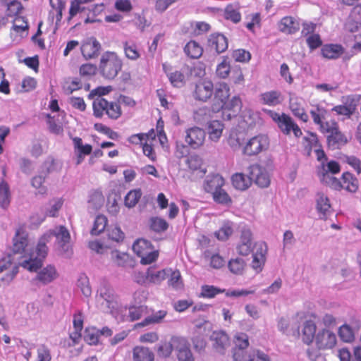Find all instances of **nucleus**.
I'll return each mask as SVG.
<instances>
[{
  "label": "nucleus",
  "instance_id": "f257e3e1",
  "mask_svg": "<svg viewBox=\"0 0 361 361\" xmlns=\"http://www.w3.org/2000/svg\"><path fill=\"white\" fill-rule=\"evenodd\" d=\"M53 237L56 238L55 247L59 253L66 257H69L71 255L70 233L64 226H57L42 235L37 243L36 252H31L28 259L21 263L24 269L30 271H37L42 267L48 252L46 244Z\"/></svg>",
  "mask_w": 361,
  "mask_h": 361
},
{
  "label": "nucleus",
  "instance_id": "f03ea898",
  "mask_svg": "<svg viewBox=\"0 0 361 361\" xmlns=\"http://www.w3.org/2000/svg\"><path fill=\"white\" fill-rule=\"evenodd\" d=\"M96 302L97 307L106 312L114 313L118 307V298L111 283L103 280L100 282L97 291Z\"/></svg>",
  "mask_w": 361,
  "mask_h": 361
},
{
  "label": "nucleus",
  "instance_id": "7ed1b4c3",
  "mask_svg": "<svg viewBox=\"0 0 361 361\" xmlns=\"http://www.w3.org/2000/svg\"><path fill=\"white\" fill-rule=\"evenodd\" d=\"M122 66V60L115 52L106 51L101 56L99 69L104 78L113 80L117 76Z\"/></svg>",
  "mask_w": 361,
  "mask_h": 361
},
{
  "label": "nucleus",
  "instance_id": "20e7f679",
  "mask_svg": "<svg viewBox=\"0 0 361 361\" xmlns=\"http://www.w3.org/2000/svg\"><path fill=\"white\" fill-rule=\"evenodd\" d=\"M93 114L97 118L106 115L111 119L118 118L122 114L120 105L114 102H109L103 97H97L92 103Z\"/></svg>",
  "mask_w": 361,
  "mask_h": 361
},
{
  "label": "nucleus",
  "instance_id": "39448f33",
  "mask_svg": "<svg viewBox=\"0 0 361 361\" xmlns=\"http://www.w3.org/2000/svg\"><path fill=\"white\" fill-rule=\"evenodd\" d=\"M341 171L340 164L334 160L326 161L317 166V174L319 180L329 187H338V178L333 176Z\"/></svg>",
  "mask_w": 361,
  "mask_h": 361
},
{
  "label": "nucleus",
  "instance_id": "423d86ee",
  "mask_svg": "<svg viewBox=\"0 0 361 361\" xmlns=\"http://www.w3.org/2000/svg\"><path fill=\"white\" fill-rule=\"evenodd\" d=\"M269 147V138L266 134H258L248 139L245 142L243 153L248 157L257 156L265 152Z\"/></svg>",
  "mask_w": 361,
  "mask_h": 361
},
{
  "label": "nucleus",
  "instance_id": "0eeeda50",
  "mask_svg": "<svg viewBox=\"0 0 361 361\" xmlns=\"http://www.w3.org/2000/svg\"><path fill=\"white\" fill-rule=\"evenodd\" d=\"M253 240L252 233L249 228H243L240 232L239 241L236 250L243 256H247L255 250V244Z\"/></svg>",
  "mask_w": 361,
  "mask_h": 361
},
{
  "label": "nucleus",
  "instance_id": "6e6552de",
  "mask_svg": "<svg viewBox=\"0 0 361 361\" xmlns=\"http://www.w3.org/2000/svg\"><path fill=\"white\" fill-rule=\"evenodd\" d=\"M30 254V253L23 256V259L19 263L14 262L15 257L11 255L0 259V273L3 272L4 271L10 269L9 273H8L6 276L2 279V280L8 283L11 281L18 272L19 265L23 267L21 263L26 259H28Z\"/></svg>",
  "mask_w": 361,
  "mask_h": 361
},
{
  "label": "nucleus",
  "instance_id": "1a4fd4ad",
  "mask_svg": "<svg viewBox=\"0 0 361 361\" xmlns=\"http://www.w3.org/2000/svg\"><path fill=\"white\" fill-rule=\"evenodd\" d=\"M205 137V131L201 128L194 126L185 130L184 140L190 147L197 149L204 145Z\"/></svg>",
  "mask_w": 361,
  "mask_h": 361
},
{
  "label": "nucleus",
  "instance_id": "9d476101",
  "mask_svg": "<svg viewBox=\"0 0 361 361\" xmlns=\"http://www.w3.org/2000/svg\"><path fill=\"white\" fill-rule=\"evenodd\" d=\"M314 341L319 350H331L336 346L337 338L332 331L323 329L317 333Z\"/></svg>",
  "mask_w": 361,
  "mask_h": 361
},
{
  "label": "nucleus",
  "instance_id": "9b49d317",
  "mask_svg": "<svg viewBox=\"0 0 361 361\" xmlns=\"http://www.w3.org/2000/svg\"><path fill=\"white\" fill-rule=\"evenodd\" d=\"M214 94V103L212 106V111L218 112L224 107L230 97V87L225 82L219 83L216 86Z\"/></svg>",
  "mask_w": 361,
  "mask_h": 361
},
{
  "label": "nucleus",
  "instance_id": "f8f14e48",
  "mask_svg": "<svg viewBox=\"0 0 361 361\" xmlns=\"http://www.w3.org/2000/svg\"><path fill=\"white\" fill-rule=\"evenodd\" d=\"M249 174L250 181L253 180L258 186L267 188L270 184V177L267 170L259 164L250 166Z\"/></svg>",
  "mask_w": 361,
  "mask_h": 361
},
{
  "label": "nucleus",
  "instance_id": "ddd939ff",
  "mask_svg": "<svg viewBox=\"0 0 361 361\" xmlns=\"http://www.w3.org/2000/svg\"><path fill=\"white\" fill-rule=\"evenodd\" d=\"M252 267L257 273L260 272L266 262L267 245L264 242H257L252 252Z\"/></svg>",
  "mask_w": 361,
  "mask_h": 361
},
{
  "label": "nucleus",
  "instance_id": "4468645a",
  "mask_svg": "<svg viewBox=\"0 0 361 361\" xmlns=\"http://www.w3.org/2000/svg\"><path fill=\"white\" fill-rule=\"evenodd\" d=\"M252 267L257 273L260 272L266 262L267 245L264 242H257L252 252Z\"/></svg>",
  "mask_w": 361,
  "mask_h": 361
},
{
  "label": "nucleus",
  "instance_id": "2eb2a0df",
  "mask_svg": "<svg viewBox=\"0 0 361 361\" xmlns=\"http://www.w3.org/2000/svg\"><path fill=\"white\" fill-rule=\"evenodd\" d=\"M338 187H331L336 190H341L342 189L347 192L353 193L355 192L359 187L358 179L350 172L343 173L341 179H338Z\"/></svg>",
  "mask_w": 361,
  "mask_h": 361
},
{
  "label": "nucleus",
  "instance_id": "dca6fc26",
  "mask_svg": "<svg viewBox=\"0 0 361 361\" xmlns=\"http://www.w3.org/2000/svg\"><path fill=\"white\" fill-rule=\"evenodd\" d=\"M214 93V85L211 80H202L195 85L194 97L195 99L207 102Z\"/></svg>",
  "mask_w": 361,
  "mask_h": 361
},
{
  "label": "nucleus",
  "instance_id": "f3484780",
  "mask_svg": "<svg viewBox=\"0 0 361 361\" xmlns=\"http://www.w3.org/2000/svg\"><path fill=\"white\" fill-rule=\"evenodd\" d=\"M100 49L101 44L94 37L86 39L82 42L80 47L82 55L85 59L97 57Z\"/></svg>",
  "mask_w": 361,
  "mask_h": 361
},
{
  "label": "nucleus",
  "instance_id": "a211bd4d",
  "mask_svg": "<svg viewBox=\"0 0 361 361\" xmlns=\"http://www.w3.org/2000/svg\"><path fill=\"white\" fill-rule=\"evenodd\" d=\"M28 234L26 231L20 227L17 229L16 235L13 238V251L15 254L25 252L24 255H26L29 253L36 252L35 251L30 252H26L25 249L28 247Z\"/></svg>",
  "mask_w": 361,
  "mask_h": 361
},
{
  "label": "nucleus",
  "instance_id": "6ab92c4d",
  "mask_svg": "<svg viewBox=\"0 0 361 361\" xmlns=\"http://www.w3.org/2000/svg\"><path fill=\"white\" fill-rule=\"evenodd\" d=\"M175 350L177 351L178 361H194V357L190 350L187 341L180 337L173 338Z\"/></svg>",
  "mask_w": 361,
  "mask_h": 361
},
{
  "label": "nucleus",
  "instance_id": "aec40b11",
  "mask_svg": "<svg viewBox=\"0 0 361 361\" xmlns=\"http://www.w3.org/2000/svg\"><path fill=\"white\" fill-rule=\"evenodd\" d=\"M305 102L302 98L296 96L290 97L289 107L292 114L306 123L309 120V116L305 111Z\"/></svg>",
  "mask_w": 361,
  "mask_h": 361
},
{
  "label": "nucleus",
  "instance_id": "412c9836",
  "mask_svg": "<svg viewBox=\"0 0 361 361\" xmlns=\"http://www.w3.org/2000/svg\"><path fill=\"white\" fill-rule=\"evenodd\" d=\"M259 101L264 105L276 106L283 103L284 96L279 90H269L261 93L259 96Z\"/></svg>",
  "mask_w": 361,
  "mask_h": 361
},
{
  "label": "nucleus",
  "instance_id": "4be33fe9",
  "mask_svg": "<svg viewBox=\"0 0 361 361\" xmlns=\"http://www.w3.org/2000/svg\"><path fill=\"white\" fill-rule=\"evenodd\" d=\"M361 26V4L355 6L349 15L348 18L345 24V29L350 32H355Z\"/></svg>",
  "mask_w": 361,
  "mask_h": 361
},
{
  "label": "nucleus",
  "instance_id": "5701e85b",
  "mask_svg": "<svg viewBox=\"0 0 361 361\" xmlns=\"http://www.w3.org/2000/svg\"><path fill=\"white\" fill-rule=\"evenodd\" d=\"M225 185L224 178L219 173L208 175L204 180L203 188L206 192L212 193Z\"/></svg>",
  "mask_w": 361,
  "mask_h": 361
},
{
  "label": "nucleus",
  "instance_id": "b1692460",
  "mask_svg": "<svg viewBox=\"0 0 361 361\" xmlns=\"http://www.w3.org/2000/svg\"><path fill=\"white\" fill-rule=\"evenodd\" d=\"M278 127L281 132L286 135H290L291 132L293 133L296 137H299L302 135V130L300 127L294 122L290 116L286 114L284 115V117H282V120L278 124Z\"/></svg>",
  "mask_w": 361,
  "mask_h": 361
},
{
  "label": "nucleus",
  "instance_id": "393cba45",
  "mask_svg": "<svg viewBox=\"0 0 361 361\" xmlns=\"http://www.w3.org/2000/svg\"><path fill=\"white\" fill-rule=\"evenodd\" d=\"M207 44L209 47L217 54L225 51L228 48L226 37L220 33L212 34L208 38Z\"/></svg>",
  "mask_w": 361,
  "mask_h": 361
},
{
  "label": "nucleus",
  "instance_id": "a878e982",
  "mask_svg": "<svg viewBox=\"0 0 361 361\" xmlns=\"http://www.w3.org/2000/svg\"><path fill=\"white\" fill-rule=\"evenodd\" d=\"M58 276L55 267L47 265L39 270L34 280L43 285H47L57 279Z\"/></svg>",
  "mask_w": 361,
  "mask_h": 361
},
{
  "label": "nucleus",
  "instance_id": "bb28decb",
  "mask_svg": "<svg viewBox=\"0 0 361 361\" xmlns=\"http://www.w3.org/2000/svg\"><path fill=\"white\" fill-rule=\"evenodd\" d=\"M169 273V270L159 269L157 267H149L146 273L145 279L149 283L154 284H160Z\"/></svg>",
  "mask_w": 361,
  "mask_h": 361
},
{
  "label": "nucleus",
  "instance_id": "cd10ccee",
  "mask_svg": "<svg viewBox=\"0 0 361 361\" xmlns=\"http://www.w3.org/2000/svg\"><path fill=\"white\" fill-rule=\"evenodd\" d=\"M242 102L239 97H233L229 102H226L223 110L224 119L230 120L240 111Z\"/></svg>",
  "mask_w": 361,
  "mask_h": 361
},
{
  "label": "nucleus",
  "instance_id": "c85d7f7f",
  "mask_svg": "<svg viewBox=\"0 0 361 361\" xmlns=\"http://www.w3.org/2000/svg\"><path fill=\"white\" fill-rule=\"evenodd\" d=\"M166 314L167 312L164 310L153 312L151 314H147L141 322L135 325V327L139 328L160 324L163 322Z\"/></svg>",
  "mask_w": 361,
  "mask_h": 361
},
{
  "label": "nucleus",
  "instance_id": "c756f323",
  "mask_svg": "<svg viewBox=\"0 0 361 361\" xmlns=\"http://www.w3.org/2000/svg\"><path fill=\"white\" fill-rule=\"evenodd\" d=\"M316 208L321 219H326L330 213L331 204L329 197L323 192H318L316 195Z\"/></svg>",
  "mask_w": 361,
  "mask_h": 361
},
{
  "label": "nucleus",
  "instance_id": "7c9ffc66",
  "mask_svg": "<svg viewBox=\"0 0 361 361\" xmlns=\"http://www.w3.org/2000/svg\"><path fill=\"white\" fill-rule=\"evenodd\" d=\"M211 340L215 350L219 353H224V350L229 345V339L224 331H214L211 335Z\"/></svg>",
  "mask_w": 361,
  "mask_h": 361
},
{
  "label": "nucleus",
  "instance_id": "2f4dec72",
  "mask_svg": "<svg viewBox=\"0 0 361 361\" xmlns=\"http://www.w3.org/2000/svg\"><path fill=\"white\" fill-rule=\"evenodd\" d=\"M224 128V124L217 120L211 121L207 123V130L209 139L214 142H217L220 140Z\"/></svg>",
  "mask_w": 361,
  "mask_h": 361
},
{
  "label": "nucleus",
  "instance_id": "473e14b6",
  "mask_svg": "<svg viewBox=\"0 0 361 361\" xmlns=\"http://www.w3.org/2000/svg\"><path fill=\"white\" fill-rule=\"evenodd\" d=\"M233 357L234 361H270L266 353L258 350H254L249 355L245 354L244 356L236 352Z\"/></svg>",
  "mask_w": 361,
  "mask_h": 361
},
{
  "label": "nucleus",
  "instance_id": "72a5a7b5",
  "mask_svg": "<svg viewBox=\"0 0 361 361\" xmlns=\"http://www.w3.org/2000/svg\"><path fill=\"white\" fill-rule=\"evenodd\" d=\"M323 57L328 59H336L344 52L343 47L337 44H325L321 49Z\"/></svg>",
  "mask_w": 361,
  "mask_h": 361
},
{
  "label": "nucleus",
  "instance_id": "f704fd0d",
  "mask_svg": "<svg viewBox=\"0 0 361 361\" xmlns=\"http://www.w3.org/2000/svg\"><path fill=\"white\" fill-rule=\"evenodd\" d=\"M280 31L287 34H293L300 29L299 23L291 16L283 18L279 23Z\"/></svg>",
  "mask_w": 361,
  "mask_h": 361
},
{
  "label": "nucleus",
  "instance_id": "c9c22d12",
  "mask_svg": "<svg viewBox=\"0 0 361 361\" xmlns=\"http://www.w3.org/2000/svg\"><path fill=\"white\" fill-rule=\"evenodd\" d=\"M317 326L312 320H307L303 324L302 338L304 343L310 344L315 340Z\"/></svg>",
  "mask_w": 361,
  "mask_h": 361
},
{
  "label": "nucleus",
  "instance_id": "e433bc0d",
  "mask_svg": "<svg viewBox=\"0 0 361 361\" xmlns=\"http://www.w3.org/2000/svg\"><path fill=\"white\" fill-rule=\"evenodd\" d=\"M104 203V197L99 190H94L90 192L88 200V208L92 211L99 209Z\"/></svg>",
  "mask_w": 361,
  "mask_h": 361
},
{
  "label": "nucleus",
  "instance_id": "4c0bfd02",
  "mask_svg": "<svg viewBox=\"0 0 361 361\" xmlns=\"http://www.w3.org/2000/svg\"><path fill=\"white\" fill-rule=\"evenodd\" d=\"M184 52L191 59H199L202 55L203 48L197 42L190 40L185 44Z\"/></svg>",
  "mask_w": 361,
  "mask_h": 361
},
{
  "label": "nucleus",
  "instance_id": "58836bf2",
  "mask_svg": "<svg viewBox=\"0 0 361 361\" xmlns=\"http://www.w3.org/2000/svg\"><path fill=\"white\" fill-rule=\"evenodd\" d=\"M148 313V308L147 306H136V305H133L128 307L127 319L130 322H134L140 319L143 316L145 317Z\"/></svg>",
  "mask_w": 361,
  "mask_h": 361
},
{
  "label": "nucleus",
  "instance_id": "ea45409f",
  "mask_svg": "<svg viewBox=\"0 0 361 361\" xmlns=\"http://www.w3.org/2000/svg\"><path fill=\"white\" fill-rule=\"evenodd\" d=\"M231 180L233 187L240 190H245L251 185L250 177L242 173L233 175Z\"/></svg>",
  "mask_w": 361,
  "mask_h": 361
},
{
  "label": "nucleus",
  "instance_id": "a19ab883",
  "mask_svg": "<svg viewBox=\"0 0 361 361\" xmlns=\"http://www.w3.org/2000/svg\"><path fill=\"white\" fill-rule=\"evenodd\" d=\"M234 342L235 348L234 349L233 354L239 352L241 356H244L245 355L244 350L249 345L248 336L245 333H237L234 337Z\"/></svg>",
  "mask_w": 361,
  "mask_h": 361
},
{
  "label": "nucleus",
  "instance_id": "79ce46f5",
  "mask_svg": "<svg viewBox=\"0 0 361 361\" xmlns=\"http://www.w3.org/2000/svg\"><path fill=\"white\" fill-rule=\"evenodd\" d=\"M135 361H154V354L149 348L143 346H136L133 349Z\"/></svg>",
  "mask_w": 361,
  "mask_h": 361
},
{
  "label": "nucleus",
  "instance_id": "37998d69",
  "mask_svg": "<svg viewBox=\"0 0 361 361\" xmlns=\"http://www.w3.org/2000/svg\"><path fill=\"white\" fill-rule=\"evenodd\" d=\"M123 50L126 57L132 61L138 59L141 56L137 44L132 41L123 42Z\"/></svg>",
  "mask_w": 361,
  "mask_h": 361
},
{
  "label": "nucleus",
  "instance_id": "c03bdc74",
  "mask_svg": "<svg viewBox=\"0 0 361 361\" xmlns=\"http://www.w3.org/2000/svg\"><path fill=\"white\" fill-rule=\"evenodd\" d=\"M310 113L314 123L319 126L326 119L328 111L324 107L317 104L312 106Z\"/></svg>",
  "mask_w": 361,
  "mask_h": 361
},
{
  "label": "nucleus",
  "instance_id": "a18cd8bd",
  "mask_svg": "<svg viewBox=\"0 0 361 361\" xmlns=\"http://www.w3.org/2000/svg\"><path fill=\"white\" fill-rule=\"evenodd\" d=\"M164 69L167 75V77L173 87H180L185 84V76L183 73L179 71H174L172 72H168L166 69L165 65H164Z\"/></svg>",
  "mask_w": 361,
  "mask_h": 361
},
{
  "label": "nucleus",
  "instance_id": "49530a36",
  "mask_svg": "<svg viewBox=\"0 0 361 361\" xmlns=\"http://www.w3.org/2000/svg\"><path fill=\"white\" fill-rule=\"evenodd\" d=\"M63 200L61 198L51 200L44 208V212L47 216L55 217L63 205Z\"/></svg>",
  "mask_w": 361,
  "mask_h": 361
},
{
  "label": "nucleus",
  "instance_id": "de8ad7c7",
  "mask_svg": "<svg viewBox=\"0 0 361 361\" xmlns=\"http://www.w3.org/2000/svg\"><path fill=\"white\" fill-rule=\"evenodd\" d=\"M338 334L340 339L345 343H351L355 339L354 330L347 324H344L338 328Z\"/></svg>",
  "mask_w": 361,
  "mask_h": 361
},
{
  "label": "nucleus",
  "instance_id": "09e8293b",
  "mask_svg": "<svg viewBox=\"0 0 361 361\" xmlns=\"http://www.w3.org/2000/svg\"><path fill=\"white\" fill-rule=\"evenodd\" d=\"M328 142L330 146L334 148H338L341 145H344L347 143L348 140L345 135H344L338 128L331 135H328Z\"/></svg>",
  "mask_w": 361,
  "mask_h": 361
},
{
  "label": "nucleus",
  "instance_id": "8fccbe9b",
  "mask_svg": "<svg viewBox=\"0 0 361 361\" xmlns=\"http://www.w3.org/2000/svg\"><path fill=\"white\" fill-rule=\"evenodd\" d=\"M142 196V191L140 189H134L130 190L124 198L125 206L128 208L134 207L139 202Z\"/></svg>",
  "mask_w": 361,
  "mask_h": 361
},
{
  "label": "nucleus",
  "instance_id": "3c124183",
  "mask_svg": "<svg viewBox=\"0 0 361 361\" xmlns=\"http://www.w3.org/2000/svg\"><path fill=\"white\" fill-rule=\"evenodd\" d=\"M211 194L212 195L214 201L218 204L223 205H230L232 203L231 197L222 188Z\"/></svg>",
  "mask_w": 361,
  "mask_h": 361
},
{
  "label": "nucleus",
  "instance_id": "603ef678",
  "mask_svg": "<svg viewBox=\"0 0 361 361\" xmlns=\"http://www.w3.org/2000/svg\"><path fill=\"white\" fill-rule=\"evenodd\" d=\"M77 286L85 297L89 298L91 296L92 288L90 285L89 279L85 274H81L79 276L77 282Z\"/></svg>",
  "mask_w": 361,
  "mask_h": 361
},
{
  "label": "nucleus",
  "instance_id": "864d4df0",
  "mask_svg": "<svg viewBox=\"0 0 361 361\" xmlns=\"http://www.w3.org/2000/svg\"><path fill=\"white\" fill-rule=\"evenodd\" d=\"M152 247L151 243L145 239H138L133 245V252L140 257Z\"/></svg>",
  "mask_w": 361,
  "mask_h": 361
},
{
  "label": "nucleus",
  "instance_id": "5fc2aeb1",
  "mask_svg": "<svg viewBox=\"0 0 361 361\" xmlns=\"http://www.w3.org/2000/svg\"><path fill=\"white\" fill-rule=\"evenodd\" d=\"M75 153L83 154L85 156L90 154L92 152V147L90 145H83L82 140L80 137H74L73 139Z\"/></svg>",
  "mask_w": 361,
  "mask_h": 361
},
{
  "label": "nucleus",
  "instance_id": "6e6d98bb",
  "mask_svg": "<svg viewBox=\"0 0 361 361\" xmlns=\"http://www.w3.org/2000/svg\"><path fill=\"white\" fill-rule=\"evenodd\" d=\"M187 165L190 169L192 171L200 170L201 173L204 175L206 173V169H202L203 164L202 159L198 155H191L187 159Z\"/></svg>",
  "mask_w": 361,
  "mask_h": 361
},
{
  "label": "nucleus",
  "instance_id": "4d7b16f0",
  "mask_svg": "<svg viewBox=\"0 0 361 361\" xmlns=\"http://www.w3.org/2000/svg\"><path fill=\"white\" fill-rule=\"evenodd\" d=\"M107 224V219L104 215H98L96 216L93 227L91 230L92 235H99L106 228Z\"/></svg>",
  "mask_w": 361,
  "mask_h": 361
},
{
  "label": "nucleus",
  "instance_id": "13d9d810",
  "mask_svg": "<svg viewBox=\"0 0 361 361\" xmlns=\"http://www.w3.org/2000/svg\"><path fill=\"white\" fill-rule=\"evenodd\" d=\"M149 222L151 229L157 233L164 232L169 227V224L166 220L160 217H152Z\"/></svg>",
  "mask_w": 361,
  "mask_h": 361
},
{
  "label": "nucleus",
  "instance_id": "bf43d9fd",
  "mask_svg": "<svg viewBox=\"0 0 361 361\" xmlns=\"http://www.w3.org/2000/svg\"><path fill=\"white\" fill-rule=\"evenodd\" d=\"M99 330L91 327L85 329L84 340L89 345H96L99 343Z\"/></svg>",
  "mask_w": 361,
  "mask_h": 361
},
{
  "label": "nucleus",
  "instance_id": "052dcab7",
  "mask_svg": "<svg viewBox=\"0 0 361 361\" xmlns=\"http://www.w3.org/2000/svg\"><path fill=\"white\" fill-rule=\"evenodd\" d=\"M10 203L9 188L8 185L2 181L0 183V206L6 208Z\"/></svg>",
  "mask_w": 361,
  "mask_h": 361
},
{
  "label": "nucleus",
  "instance_id": "680f3d73",
  "mask_svg": "<svg viewBox=\"0 0 361 361\" xmlns=\"http://www.w3.org/2000/svg\"><path fill=\"white\" fill-rule=\"evenodd\" d=\"M224 16L226 19L237 23L240 21L241 16L238 8L233 5H228L225 8Z\"/></svg>",
  "mask_w": 361,
  "mask_h": 361
},
{
  "label": "nucleus",
  "instance_id": "e2e57ef3",
  "mask_svg": "<svg viewBox=\"0 0 361 361\" xmlns=\"http://www.w3.org/2000/svg\"><path fill=\"white\" fill-rule=\"evenodd\" d=\"M158 257V251L152 247L149 250L144 252L143 255H141L139 257H140V263L142 264H149L155 262Z\"/></svg>",
  "mask_w": 361,
  "mask_h": 361
},
{
  "label": "nucleus",
  "instance_id": "0e129e2a",
  "mask_svg": "<svg viewBox=\"0 0 361 361\" xmlns=\"http://www.w3.org/2000/svg\"><path fill=\"white\" fill-rule=\"evenodd\" d=\"M231 71V65L227 59H224L223 61L216 66V74L220 78H226Z\"/></svg>",
  "mask_w": 361,
  "mask_h": 361
},
{
  "label": "nucleus",
  "instance_id": "69168bd1",
  "mask_svg": "<svg viewBox=\"0 0 361 361\" xmlns=\"http://www.w3.org/2000/svg\"><path fill=\"white\" fill-rule=\"evenodd\" d=\"M245 266V261L241 258L231 259L228 262L230 271L235 274H241Z\"/></svg>",
  "mask_w": 361,
  "mask_h": 361
},
{
  "label": "nucleus",
  "instance_id": "338daca9",
  "mask_svg": "<svg viewBox=\"0 0 361 361\" xmlns=\"http://www.w3.org/2000/svg\"><path fill=\"white\" fill-rule=\"evenodd\" d=\"M224 292H225V290H221L214 286L204 285L201 288L200 296L202 298H212L217 294Z\"/></svg>",
  "mask_w": 361,
  "mask_h": 361
},
{
  "label": "nucleus",
  "instance_id": "774afa93",
  "mask_svg": "<svg viewBox=\"0 0 361 361\" xmlns=\"http://www.w3.org/2000/svg\"><path fill=\"white\" fill-rule=\"evenodd\" d=\"M36 361H51V355L49 348L45 345H39L37 348Z\"/></svg>",
  "mask_w": 361,
  "mask_h": 361
}]
</instances>
